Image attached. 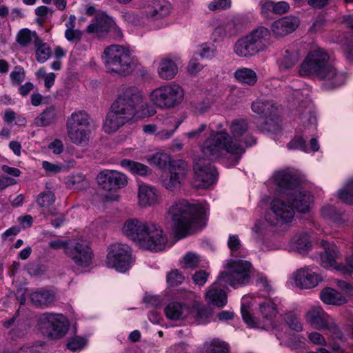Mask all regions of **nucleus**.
Wrapping results in <instances>:
<instances>
[{
	"instance_id": "nucleus-18",
	"label": "nucleus",
	"mask_w": 353,
	"mask_h": 353,
	"mask_svg": "<svg viewBox=\"0 0 353 353\" xmlns=\"http://www.w3.org/2000/svg\"><path fill=\"white\" fill-rule=\"evenodd\" d=\"M187 174V165L178 162L170 165L168 169L162 171L159 182L165 189L173 191L180 187Z\"/></svg>"
},
{
	"instance_id": "nucleus-21",
	"label": "nucleus",
	"mask_w": 353,
	"mask_h": 353,
	"mask_svg": "<svg viewBox=\"0 0 353 353\" xmlns=\"http://www.w3.org/2000/svg\"><path fill=\"white\" fill-rule=\"evenodd\" d=\"M182 65L180 56L175 54H169L161 58L158 67L157 74L163 80L173 79L179 72V68Z\"/></svg>"
},
{
	"instance_id": "nucleus-40",
	"label": "nucleus",
	"mask_w": 353,
	"mask_h": 353,
	"mask_svg": "<svg viewBox=\"0 0 353 353\" xmlns=\"http://www.w3.org/2000/svg\"><path fill=\"white\" fill-rule=\"evenodd\" d=\"M291 246L299 252L309 250L311 248L309 236L306 233L295 235L291 241Z\"/></svg>"
},
{
	"instance_id": "nucleus-4",
	"label": "nucleus",
	"mask_w": 353,
	"mask_h": 353,
	"mask_svg": "<svg viewBox=\"0 0 353 353\" xmlns=\"http://www.w3.org/2000/svg\"><path fill=\"white\" fill-rule=\"evenodd\" d=\"M122 232L137 247L145 250L162 251L168 243L167 236L162 228L153 221L128 219L123 225Z\"/></svg>"
},
{
	"instance_id": "nucleus-7",
	"label": "nucleus",
	"mask_w": 353,
	"mask_h": 353,
	"mask_svg": "<svg viewBox=\"0 0 353 353\" xmlns=\"http://www.w3.org/2000/svg\"><path fill=\"white\" fill-rule=\"evenodd\" d=\"M255 303L256 301L252 296L245 295L243 296L241 312L244 322L250 327H261L265 329L275 327L273 319L278 313L275 303L270 300H268L259 304V312L264 320L263 325H261L259 319L253 316L252 313V307Z\"/></svg>"
},
{
	"instance_id": "nucleus-43",
	"label": "nucleus",
	"mask_w": 353,
	"mask_h": 353,
	"mask_svg": "<svg viewBox=\"0 0 353 353\" xmlns=\"http://www.w3.org/2000/svg\"><path fill=\"white\" fill-rule=\"evenodd\" d=\"M56 110L54 107L46 108L34 120L37 126H46L52 123L56 118Z\"/></svg>"
},
{
	"instance_id": "nucleus-57",
	"label": "nucleus",
	"mask_w": 353,
	"mask_h": 353,
	"mask_svg": "<svg viewBox=\"0 0 353 353\" xmlns=\"http://www.w3.org/2000/svg\"><path fill=\"white\" fill-rule=\"evenodd\" d=\"M123 32L121 28L117 25V23L108 24V30L106 37L119 41L123 38Z\"/></svg>"
},
{
	"instance_id": "nucleus-42",
	"label": "nucleus",
	"mask_w": 353,
	"mask_h": 353,
	"mask_svg": "<svg viewBox=\"0 0 353 353\" xmlns=\"http://www.w3.org/2000/svg\"><path fill=\"white\" fill-rule=\"evenodd\" d=\"M17 41L22 47L28 46L30 43H33L34 46L37 40L41 39L37 36L35 32H32L28 29L21 30L17 35Z\"/></svg>"
},
{
	"instance_id": "nucleus-50",
	"label": "nucleus",
	"mask_w": 353,
	"mask_h": 353,
	"mask_svg": "<svg viewBox=\"0 0 353 353\" xmlns=\"http://www.w3.org/2000/svg\"><path fill=\"white\" fill-rule=\"evenodd\" d=\"M109 23H90L87 27V31L90 34H92L96 37H106L108 30Z\"/></svg>"
},
{
	"instance_id": "nucleus-52",
	"label": "nucleus",
	"mask_w": 353,
	"mask_h": 353,
	"mask_svg": "<svg viewBox=\"0 0 353 353\" xmlns=\"http://www.w3.org/2000/svg\"><path fill=\"white\" fill-rule=\"evenodd\" d=\"M55 199L54 194L50 191H47L39 194L37 203L40 207L47 208L54 203Z\"/></svg>"
},
{
	"instance_id": "nucleus-30",
	"label": "nucleus",
	"mask_w": 353,
	"mask_h": 353,
	"mask_svg": "<svg viewBox=\"0 0 353 353\" xmlns=\"http://www.w3.org/2000/svg\"><path fill=\"white\" fill-rule=\"evenodd\" d=\"M234 51L241 57H250L258 54L248 35L237 40L234 46Z\"/></svg>"
},
{
	"instance_id": "nucleus-62",
	"label": "nucleus",
	"mask_w": 353,
	"mask_h": 353,
	"mask_svg": "<svg viewBox=\"0 0 353 353\" xmlns=\"http://www.w3.org/2000/svg\"><path fill=\"white\" fill-rule=\"evenodd\" d=\"M13 85H19L24 79V72L21 68L15 67L10 74Z\"/></svg>"
},
{
	"instance_id": "nucleus-27",
	"label": "nucleus",
	"mask_w": 353,
	"mask_h": 353,
	"mask_svg": "<svg viewBox=\"0 0 353 353\" xmlns=\"http://www.w3.org/2000/svg\"><path fill=\"white\" fill-rule=\"evenodd\" d=\"M300 58L299 51L294 46L290 47L284 50L277 63L281 70H287L297 63Z\"/></svg>"
},
{
	"instance_id": "nucleus-20",
	"label": "nucleus",
	"mask_w": 353,
	"mask_h": 353,
	"mask_svg": "<svg viewBox=\"0 0 353 353\" xmlns=\"http://www.w3.org/2000/svg\"><path fill=\"white\" fill-rule=\"evenodd\" d=\"M97 181L103 190L108 191L123 188L128 184V178L124 174L112 170L101 172Z\"/></svg>"
},
{
	"instance_id": "nucleus-44",
	"label": "nucleus",
	"mask_w": 353,
	"mask_h": 353,
	"mask_svg": "<svg viewBox=\"0 0 353 353\" xmlns=\"http://www.w3.org/2000/svg\"><path fill=\"white\" fill-rule=\"evenodd\" d=\"M298 28L297 23H272V32L276 37H285Z\"/></svg>"
},
{
	"instance_id": "nucleus-15",
	"label": "nucleus",
	"mask_w": 353,
	"mask_h": 353,
	"mask_svg": "<svg viewBox=\"0 0 353 353\" xmlns=\"http://www.w3.org/2000/svg\"><path fill=\"white\" fill-rule=\"evenodd\" d=\"M194 183L197 187L208 188L217 179V172L209 160L197 158L194 163Z\"/></svg>"
},
{
	"instance_id": "nucleus-63",
	"label": "nucleus",
	"mask_w": 353,
	"mask_h": 353,
	"mask_svg": "<svg viewBox=\"0 0 353 353\" xmlns=\"http://www.w3.org/2000/svg\"><path fill=\"white\" fill-rule=\"evenodd\" d=\"M231 0H214L209 4L210 10H221L230 8Z\"/></svg>"
},
{
	"instance_id": "nucleus-51",
	"label": "nucleus",
	"mask_w": 353,
	"mask_h": 353,
	"mask_svg": "<svg viewBox=\"0 0 353 353\" xmlns=\"http://www.w3.org/2000/svg\"><path fill=\"white\" fill-rule=\"evenodd\" d=\"M36 75L37 77L43 79L44 85L47 90H50L54 85L56 74L54 72L46 73L44 68H40L37 72Z\"/></svg>"
},
{
	"instance_id": "nucleus-2",
	"label": "nucleus",
	"mask_w": 353,
	"mask_h": 353,
	"mask_svg": "<svg viewBox=\"0 0 353 353\" xmlns=\"http://www.w3.org/2000/svg\"><path fill=\"white\" fill-rule=\"evenodd\" d=\"M142 92L135 87L125 88L117 98L111 106L103 123L105 132H116L132 118L143 116L141 110L146 107Z\"/></svg>"
},
{
	"instance_id": "nucleus-25",
	"label": "nucleus",
	"mask_w": 353,
	"mask_h": 353,
	"mask_svg": "<svg viewBox=\"0 0 353 353\" xmlns=\"http://www.w3.org/2000/svg\"><path fill=\"white\" fill-rule=\"evenodd\" d=\"M192 312V309L189 305L178 301L170 302L165 308V316L172 320L186 318Z\"/></svg>"
},
{
	"instance_id": "nucleus-33",
	"label": "nucleus",
	"mask_w": 353,
	"mask_h": 353,
	"mask_svg": "<svg viewBox=\"0 0 353 353\" xmlns=\"http://www.w3.org/2000/svg\"><path fill=\"white\" fill-rule=\"evenodd\" d=\"M121 165L134 175L145 176L152 173V170L148 166L129 159L122 160Z\"/></svg>"
},
{
	"instance_id": "nucleus-58",
	"label": "nucleus",
	"mask_w": 353,
	"mask_h": 353,
	"mask_svg": "<svg viewBox=\"0 0 353 353\" xmlns=\"http://www.w3.org/2000/svg\"><path fill=\"white\" fill-rule=\"evenodd\" d=\"M309 341L315 345L325 346L327 345L325 337L318 332H312L307 334Z\"/></svg>"
},
{
	"instance_id": "nucleus-5",
	"label": "nucleus",
	"mask_w": 353,
	"mask_h": 353,
	"mask_svg": "<svg viewBox=\"0 0 353 353\" xmlns=\"http://www.w3.org/2000/svg\"><path fill=\"white\" fill-rule=\"evenodd\" d=\"M208 208L201 204L181 199L176 201L168 209L173 228L179 238L185 237L201 228Z\"/></svg>"
},
{
	"instance_id": "nucleus-48",
	"label": "nucleus",
	"mask_w": 353,
	"mask_h": 353,
	"mask_svg": "<svg viewBox=\"0 0 353 353\" xmlns=\"http://www.w3.org/2000/svg\"><path fill=\"white\" fill-rule=\"evenodd\" d=\"M85 14L90 16H94L96 22H110L113 21L112 17H110L106 12L97 10L94 6H90L85 9Z\"/></svg>"
},
{
	"instance_id": "nucleus-24",
	"label": "nucleus",
	"mask_w": 353,
	"mask_h": 353,
	"mask_svg": "<svg viewBox=\"0 0 353 353\" xmlns=\"http://www.w3.org/2000/svg\"><path fill=\"white\" fill-rule=\"evenodd\" d=\"M257 52L265 51L271 45V36L268 28L260 26L248 34Z\"/></svg>"
},
{
	"instance_id": "nucleus-35",
	"label": "nucleus",
	"mask_w": 353,
	"mask_h": 353,
	"mask_svg": "<svg viewBox=\"0 0 353 353\" xmlns=\"http://www.w3.org/2000/svg\"><path fill=\"white\" fill-rule=\"evenodd\" d=\"M30 299L34 305L43 307L52 303L54 300V295L49 290H39L31 294Z\"/></svg>"
},
{
	"instance_id": "nucleus-9",
	"label": "nucleus",
	"mask_w": 353,
	"mask_h": 353,
	"mask_svg": "<svg viewBox=\"0 0 353 353\" xmlns=\"http://www.w3.org/2000/svg\"><path fill=\"white\" fill-rule=\"evenodd\" d=\"M184 97V90L179 84L170 82L152 90L150 101L160 108H172L180 104Z\"/></svg>"
},
{
	"instance_id": "nucleus-13",
	"label": "nucleus",
	"mask_w": 353,
	"mask_h": 353,
	"mask_svg": "<svg viewBox=\"0 0 353 353\" xmlns=\"http://www.w3.org/2000/svg\"><path fill=\"white\" fill-rule=\"evenodd\" d=\"M306 322L316 330H326L336 338L341 334L334 319L325 313L321 306L312 307L305 314Z\"/></svg>"
},
{
	"instance_id": "nucleus-22",
	"label": "nucleus",
	"mask_w": 353,
	"mask_h": 353,
	"mask_svg": "<svg viewBox=\"0 0 353 353\" xmlns=\"http://www.w3.org/2000/svg\"><path fill=\"white\" fill-rule=\"evenodd\" d=\"M284 194L286 201L291 205L294 210L296 209L301 213H306L309 211L313 201L312 196L309 192L293 188Z\"/></svg>"
},
{
	"instance_id": "nucleus-39",
	"label": "nucleus",
	"mask_w": 353,
	"mask_h": 353,
	"mask_svg": "<svg viewBox=\"0 0 353 353\" xmlns=\"http://www.w3.org/2000/svg\"><path fill=\"white\" fill-rule=\"evenodd\" d=\"M206 353H229V345L219 339H212L204 343Z\"/></svg>"
},
{
	"instance_id": "nucleus-34",
	"label": "nucleus",
	"mask_w": 353,
	"mask_h": 353,
	"mask_svg": "<svg viewBox=\"0 0 353 353\" xmlns=\"http://www.w3.org/2000/svg\"><path fill=\"white\" fill-rule=\"evenodd\" d=\"M150 164L157 166L162 171L169 168L170 165L177 162L172 161L169 154L165 152H157L148 159Z\"/></svg>"
},
{
	"instance_id": "nucleus-59",
	"label": "nucleus",
	"mask_w": 353,
	"mask_h": 353,
	"mask_svg": "<svg viewBox=\"0 0 353 353\" xmlns=\"http://www.w3.org/2000/svg\"><path fill=\"white\" fill-rule=\"evenodd\" d=\"M167 280L170 285L174 286L182 283L184 281V276L176 270L168 274Z\"/></svg>"
},
{
	"instance_id": "nucleus-46",
	"label": "nucleus",
	"mask_w": 353,
	"mask_h": 353,
	"mask_svg": "<svg viewBox=\"0 0 353 353\" xmlns=\"http://www.w3.org/2000/svg\"><path fill=\"white\" fill-rule=\"evenodd\" d=\"M321 215L323 219L333 222H339L341 219V213L330 204L323 206L321 210Z\"/></svg>"
},
{
	"instance_id": "nucleus-1",
	"label": "nucleus",
	"mask_w": 353,
	"mask_h": 353,
	"mask_svg": "<svg viewBox=\"0 0 353 353\" xmlns=\"http://www.w3.org/2000/svg\"><path fill=\"white\" fill-rule=\"evenodd\" d=\"M248 129L245 120L236 119L230 125L232 136L224 131H212L201 145L203 154L209 159H216L230 154V158L225 163L228 166L236 165L245 152V146L252 145L255 143V139L252 137L243 138Z\"/></svg>"
},
{
	"instance_id": "nucleus-6",
	"label": "nucleus",
	"mask_w": 353,
	"mask_h": 353,
	"mask_svg": "<svg viewBox=\"0 0 353 353\" xmlns=\"http://www.w3.org/2000/svg\"><path fill=\"white\" fill-rule=\"evenodd\" d=\"M101 59L108 73L124 76L130 74L137 67V61L128 46L112 44L106 47Z\"/></svg>"
},
{
	"instance_id": "nucleus-53",
	"label": "nucleus",
	"mask_w": 353,
	"mask_h": 353,
	"mask_svg": "<svg viewBox=\"0 0 353 353\" xmlns=\"http://www.w3.org/2000/svg\"><path fill=\"white\" fill-rule=\"evenodd\" d=\"M88 341L85 337L76 336L70 338L67 343V347L71 351H80L86 345Z\"/></svg>"
},
{
	"instance_id": "nucleus-45",
	"label": "nucleus",
	"mask_w": 353,
	"mask_h": 353,
	"mask_svg": "<svg viewBox=\"0 0 353 353\" xmlns=\"http://www.w3.org/2000/svg\"><path fill=\"white\" fill-rule=\"evenodd\" d=\"M265 221L258 220L252 228V238L258 243L262 244L266 232Z\"/></svg>"
},
{
	"instance_id": "nucleus-14",
	"label": "nucleus",
	"mask_w": 353,
	"mask_h": 353,
	"mask_svg": "<svg viewBox=\"0 0 353 353\" xmlns=\"http://www.w3.org/2000/svg\"><path fill=\"white\" fill-rule=\"evenodd\" d=\"M132 263L131 250L125 244L116 243L110 246L106 265L120 272H125Z\"/></svg>"
},
{
	"instance_id": "nucleus-49",
	"label": "nucleus",
	"mask_w": 353,
	"mask_h": 353,
	"mask_svg": "<svg viewBox=\"0 0 353 353\" xmlns=\"http://www.w3.org/2000/svg\"><path fill=\"white\" fill-rule=\"evenodd\" d=\"M338 197L344 203H353V180L348 181L344 187L339 190Z\"/></svg>"
},
{
	"instance_id": "nucleus-47",
	"label": "nucleus",
	"mask_w": 353,
	"mask_h": 353,
	"mask_svg": "<svg viewBox=\"0 0 353 353\" xmlns=\"http://www.w3.org/2000/svg\"><path fill=\"white\" fill-rule=\"evenodd\" d=\"M283 320L288 326L296 332H301L303 330V324L298 316L293 312H288L284 314Z\"/></svg>"
},
{
	"instance_id": "nucleus-26",
	"label": "nucleus",
	"mask_w": 353,
	"mask_h": 353,
	"mask_svg": "<svg viewBox=\"0 0 353 353\" xmlns=\"http://www.w3.org/2000/svg\"><path fill=\"white\" fill-rule=\"evenodd\" d=\"M219 285L223 286L216 280L206 292L205 300L214 305L222 307L226 305L228 299L225 291Z\"/></svg>"
},
{
	"instance_id": "nucleus-8",
	"label": "nucleus",
	"mask_w": 353,
	"mask_h": 353,
	"mask_svg": "<svg viewBox=\"0 0 353 353\" xmlns=\"http://www.w3.org/2000/svg\"><path fill=\"white\" fill-rule=\"evenodd\" d=\"M224 270L219 274L217 281L223 286L228 285L237 288L249 283L252 264L242 259H228Z\"/></svg>"
},
{
	"instance_id": "nucleus-36",
	"label": "nucleus",
	"mask_w": 353,
	"mask_h": 353,
	"mask_svg": "<svg viewBox=\"0 0 353 353\" xmlns=\"http://www.w3.org/2000/svg\"><path fill=\"white\" fill-rule=\"evenodd\" d=\"M236 80L241 83L253 85L257 81L256 72L248 68H238L234 74Z\"/></svg>"
},
{
	"instance_id": "nucleus-41",
	"label": "nucleus",
	"mask_w": 353,
	"mask_h": 353,
	"mask_svg": "<svg viewBox=\"0 0 353 353\" xmlns=\"http://www.w3.org/2000/svg\"><path fill=\"white\" fill-rule=\"evenodd\" d=\"M201 262V257L193 252H188L185 254L180 261L181 265L183 268L191 270L199 268Z\"/></svg>"
},
{
	"instance_id": "nucleus-10",
	"label": "nucleus",
	"mask_w": 353,
	"mask_h": 353,
	"mask_svg": "<svg viewBox=\"0 0 353 353\" xmlns=\"http://www.w3.org/2000/svg\"><path fill=\"white\" fill-rule=\"evenodd\" d=\"M320 244L323 248V252L319 255V262L323 267L332 268L343 275H350L353 272V261L350 256H346L345 264H339L336 261L341 257V254L338 247L323 239Z\"/></svg>"
},
{
	"instance_id": "nucleus-61",
	"label": "nucleus",
	"mask_w": 353,
	"mask_h": 353,
	"mask_svg": "<svg viewBox=\"0 0 353 353\" xmlns=\"http://www.w3.org/2000/svg\"><path fill=\"white\" fill-rule=\"evenodd\" d=\"M288 148L290 150H301L307 152V148L305 141L301 137H296L288 144Z\"/></svg>"
},
{
	"instance_id": "nucleus-17",
	"label": "nucleus",
	"mask_w": 353,
	"mask_h": 353,
	"mask_svg": "<svg viewBox=\"0 0 353 353\" xmlns=\"http://www.w3.org/2000/svg\"><path fill=\"white\" fill-rule=\"evenodd\" d=\"M290 279L296 287L304 290L314 288L323 281L317 269L310 266L296 270L292 274Z\"/></svg>"
},
{
	"instance_id": "nucleus-12",
	"label": "nucleus",
	"mask_w": 353,
	"mask_h": 353,
	"mask_svg": "<svg viewBox=\"0 0 353 353\" xmlns=\"http://www.w3.org/2000/svg\"><path fill=\"white\" fill-rule=\"evenodd\" d=\"M285 194L281 198L272 201L270 209L265 215V220L272 225H282L292 221L294 210L289 203L285 201Z\"/></svg>"
},
{
	"instance_id": "nucleus-55",
	"label": "nucleus",
	"mask_w": 353,
	"mask_h": 353,
	"mask_svg": "<svg viewBox=\"0 0 353 353\" xmlns=\"http://www.w3.org/2000/svg\"><path fill=\"white\" fill-rule=\"evenodd\" d=\"M216 52V48L214 44L204 43L200 47L199 55L203 59H213Z\"/></svg>"
},
{
	"instance_id": "nucleus-19",
	"label": "nucleus",
	"mask_w": 353,
	"mask_h": 353,
	"mask_svg": "<svg viewBox=\"0 0 353 353\" xmlns=\"http://www.w3.org/2000/svg\"><path fill=\"white\" fill-rule=\"evenodd\" d=\"M171 13V5L166 0H148L141 10V17L147 21L163 20Z\"/></svg>"
},
{
	"instance_id": "nucleus-60",
	"label": "nucleus",
	"mask_w": 353,
	"mask_h": 353,
	"mask_svg": "<svg viewBox=\"0 0 353 353\" xmlns=\"http://www.w3.org/2000/svg\"><path fill=\"white\" fill-rule=\"evenodd\" d=\"M203 68L199 59L196 57H192L188 62L187 70L190 75L194 76L200 72Z\"/></svg>"
},
{
	"instance_id": "nucleus-29",
	"label": "nucleus",
	"mask_w": 353,
	"mask_h": 353,
	"mask_svg": "<svg viewBox=\"0 0 353 353\" xmlns=\"http://www.w3.org/2000/svg\"><path fill=\"white\" fill-rule=\"evenodd\" d=\"M70 140L74 144L84 146L88 143L90 128H66Z\"/></svg>"
},
{
	"instance_id": "nucleus-38",
	"label": "nucleus",
	"mask_w": 353,
	"mask_h": 353,
	"mask_svg": "<svg viewBox=\"0 0 353 353\" xmlns=\"http://www.w3.org/2000/svg\"><path fill=\"white\" fill-rule=\"evenodd\" d=\"M34 48L35 59L39 63H43L51 57L52 50L50 46L42 39L36 41Z\"/></svg>"
},
{
	"instance_id": "nucleus-64",
	"label": "nucleus",
	"mask_w": 353,
	"mask_h": 353,
	"mask_svg": "<svg viewBox=\"0 0 353 353\" xmlns=\"http://www.w3.org/2000/svg\"><path fill=\"white\" fill-rule=\"evenodd\" d=\"M256 283L259 287L263 288L268 293L272 290L271 282L268 281L267 276L263 274H256Z\"/></svg>"
},
{
	"instance_id": "nucleus-32",
	"label": "nucleus",
	"mask_w": 353,
	"mask_h": 353,
	"mask_svg": "<svg viewBox=\"0 0 353 353\" xmlns=\"http://www.w3.org/2000/svg\"><path fill=\"white\" fill-rule=\"evenodd\" d=\"M66 128H90L89 115L83 110L74 112L67 119Z\"/></svg>"
},
{
	"instance_id": "nucleus-23",
	"label": "nucleus",
	"mask_w": 353,
	"mask_h": 353,
	"mask_svg": "<svg viewBox=\"0 0 353 353\" xmlns=\"http://www.w3.org/2000/svg\"><path fill=\"white\" fill-rule=\"evenodd\" d=\"M138 204L143 208L154 206L160 202V192L155 187L140 183L137 190Z\"/></svg>"
},
{
	"instance_id": "nucleus-16",
	"label": "nucleus",
	"mask_w": 353,
	"mask_h": 353,
	"mask_svg": "<svg viewBox=\"0 0 353 353\" xmlns=\"http://www.w3.org/2000/svg\"><path fill=\"white\" fill-rule=\"evenodd\" d=\"M65 254L77 266L88 267L92 263L93 253L88 242L85 240L70 241Z\"/></svg>"
},
{
	"instance_id": "nucleus-37",
	"label": "nucleus",
	"mask_w": 353,
	"mask_h": 353,
	"mask_svg": "<svg viewBox=\"0 0 353 353\" xmlns=\"http://www.w3.org/2000/svg\"><path fill=\"white\" fill-rule=\"evenodd\" d=\"M273 179L279 187L286 189L285 192L293 189V176L288 171H276L273 175Z\"/></svg>"
},
{
	"instance_id": "nucleus-3",
	"label": "nucleus",
	"mask_w": 353,
	"mask_h": 353,
	"mask_svg": "<svg viewBox=\"0 0 353 353\" xmlns=\"http://www.w3.org/2000/svg\"><path fill=\"white\" fill-rule=\"evenodd\" d=\"M301 77H315L325 81L326 89H334L343 85L346 74L337 70L330 61V55L323 48H316L308 52L299 68Z\"/></svg>"
},
{
	"instance_id": "nucleus-56",
	"label": "nucleus",
	"mask_w": 353,
	"mask_h": 353,
	"mask_svg": "<svg viewBox=\"0 0 353 353\" xmlns=\"http://www.w3.org/2000/svg\"><path fill=\"white\" fill-rule=\"evenodd\" d=\"M53 12L54 11L52 8L45 6H39L34 10V13L38 17V21H45L48 19L52 15Z\"/></svg>"
},
{
	"instance_id": "nucleus-54",
	"label": "nucleus",
	"mask_w": 353,
	"mask_h": 353,
	"mask_svg": "<svg viewBox=\"0 0 353 353\" xmlns=\"http://www.w3.org/2000/svg\"><path fill=\"white\" fill-rule=\"evenodd\" d=\"M65 39L72 43L79 42L82 37V32L77 28H75L73 23H69L65 31Z\"/></svg>"
},
{
	"instance_id": "nucleus-11",
	"label": "nucleus",
	"mask_w": 353,
	"mask_h": 353,
	"mask_svg": "<svg viewBox=\"0 0 353 353\" xmlns=\"http://www.w3.org/2000/svg\"><path fill=\"white\" fill-rule=\"evenodd\" d=\"M39 328L44 335L52 339H59L67 333L68 323L62 314L45 313L39 317Z\"/></svg>"
},
{
	"instance_id": "nucleus-28",
	"label": "nucleus",
	"mask_w": 353,
	"mask_h": 353,
	"mask_svg": "<svg viewBox=\"0 0 353 353\" xmlns=\"http://www.w3.org/2000/svg\"><path fill=\"white\" fill-rule=\"evenodd\" d=\"M321 301L327 305H342L347 302V299L341 293L332 288H323L320 294Z\"/></svg>"
},
{
	"instance_id": "nucleus-31",
	"label": "nucleus",
	"mask_w": 353,
	"mask_h": 353,
	"mask_svg": "<svg viewBox=\"0 0 353 353\" xmlns=\"http://www.w3.org/2000/svg\"><path fill=\"white\" fill-rule=\"evenodd\" d=\"M252 110L254 112L265 117H272L276 115L277 107L272 101L257 99L252 103Z\"/></svg>"
}]
</instances>
